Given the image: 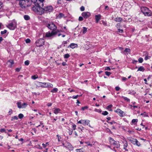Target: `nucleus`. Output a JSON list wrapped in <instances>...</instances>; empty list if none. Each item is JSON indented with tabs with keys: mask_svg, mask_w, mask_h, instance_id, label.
I'll return each mask as SVG.
<instances>
[{
	"mask_svg": "<svg viewBox=\"0 0 152 152\" xmlns=\"http://www.w3.org/2000/svg\"><path fill=\"white\" fill-rule=\"evenodd\" d=\"M32 9L34 12L37 13L40 15L43 14V11H42V8L40 7L39 4L38 3H36L34 4V5L32 7Z\"/></svg>",
	"mask_w": 152,
	"mask_h": 152,
	"instance_id": "1",
	"label": "nucleus"
},
{
	"mask_svg": "<svg viewBox=\"0 0 152 152\" xmlns=\"http://www.w3.org/2000/svg\"><path fill=\"white\" fill-rule=\"evenodd\" d=\"M29 1L30 0H22L20 1L19 4L22 8L28 7L30 6L28 4Z\"/></svg>",
	"mask_w": 152,
	"mask_h": 152,
	"instance_id": "2",
	"label": "nucleus"
},
{
	"mask_svg": "<svg viewBox=\"0 0 152 152\" xmlns=\"http://www.w3.org/2000/svg\"><path fill=\"white\" fill-rule=\"evenodd\" d=\"M42 9V11H43V14L48 13L52 12L53 10V8L51 6H47L44 7Z\"/></svg>",
	"mask_w": 152,
	"mask_h": 152,
	"instance_id": "3",
	"label": "nucleus"
},
{
	"mask_svg": "<svg viewBox=\"0 0 152 152\" xmlns=\"http://www.w3.org/2000/svg\"><path fill=\"white\" fill-rule=\"evenodd\" d=\"M47 27L50 29L52 31H55L57 29V26L52 22L46 24Z\"/></svg>",
	"mask_w": 152,
	"mask_h": 152,
	"instance_id": "4",
	"label": "nucleus"
},
{
	"mask_svg": "<svg viewBox=\"0 0 152 152\" xmlns=\"http://www.w3.org/2000/svg\"><path fill=\"white\" fill-rule=\"evenodd\" d=\"M109 141L112 144L115 145V147L116 148H118L120 147L119 142L114 140V139L111 137H109Z\"/></svg>",
	"mask_w": 152,
	"mask_h": 152,
	"instance_id": "5",
	"label": "nucleus"
},
{
	"mask_svg": "<svg viewBox=\"0 0 152 152\" xmlns=\"http://www.w3.org/2000/svg\"><path fill=\"white\" fill-rule=\"evenodd\" d=\"M59 32L60 31L59 30H57L56 29L55 31H52L51 33L50 32L46 33L45 37H50L52 36L55 35L58 32Z\"/></svg>",
	"mask_w": 152,
	"mask_h": 152,
	"instance_id": "6",
	"label": "nucleus"
},
{
	"mask_svg": "<svg viewBox=\"0 0 152 152\" xmlns=\"http://www.w3.org/2000/svg\"><path fill=\"white\" fill-rule=\"evenodd\" d=\"M45 41L43 38L39 39L36 42V46L37 47H40L44 45Z\"/></svg>",
	"mask_w": 152,
	"mask_h": 152,
	"instance_id": "7",
	"label": "nucleus"
},
{
	"mask_svg": "<svg viewBox=\"0 0 152 152\" xmlns=\"http://www.w3.org/2000/svg\"><path fill=\"white\" fill-rule=\"evenodd\" d=\"M114 111L115 112L118 113L119 116L121 117H123L125 115L124 113L120 109H117L116 110H115Z\"/></svg>",
	"mask_w": 152,
	"mask_h": 152,
	"instance_id": "8",
	"label": "nucleus"
},
{
	"mask_svg": "<svg viewBox=\"0 0 152 152\" xmlns=\"http://www.w3.org/2000/svg\"><path fill=\"white\" fill-rule=\"evenodd\" d=\"M90 15V13L88 12H84L82 13V16L85 18L89 17Z\"/></svg>",
	"mask_w": 152,
	"mask_h": 152,
	"instance_id": "9",
	"label": "nucleus"
},
{
	"mask_svg": "<svg viewBox=\"0 0 152 152\" xmlns=\"http://www.w3.org/2000/svg\"><path fill=\"white\" fill-rule=\"evenodd\" d=\"M65 145H66L65 146H64V147L68 148L70 150H73V148L70 143L66 142L65 143Z\"/></svg>",
	"mask_w": 152,
	"mask_h": 152,
	"instance_id": "10",
	"label": "nucleus"
},
{
	"mask_svg": "<svg viewBox=\"0 0 152 152\" xmlns=\"http://www.w3.org/2000/svg\"><path fill=\"white\" fill-rule=\"evenodd\" d=\"M16 26V25L14 24L13 23H10L8 25L7 27L10 30H13Z\"/></svg>",
	"mask_w": 152,
	"mask_h": 152,
	"instance_id": "11",
	"label": "nucleus"
},
{
	"mask_svg": "<svg viewBox=\"0 0 152 152\" xmlns=\"http://www.w3.org/2000/svg\"><path fill=\"white\" fill-rule=\"evenodd\" d=\"M141 10L143 14L145 13L147 11H149V9L146 7H142L141 8Z\"/></svg>",
	"mask_w": 152,
	"mask_h": 152,
	"instance_id": "12",
	"label": "nucleus"
},
{
	"mask_svg": "<svg viewBox=\"0 0 152 152\" xmlns=\"http://www.w3.org/2000/svg\"><path fill=\"white\" fill-rule=\"evenodd\" d=\"M128 140L131 142L134 145H135L136 143L137 142V140L136 139L131 138L130 139H129Z\"/></svg>",
	"mask_w": 152,
	"mask_h": 152,
	"instance_id": "13",
	"label": "nucleus"
},
{
	"mask_svg": "<svg viewBox=\"0 0 152 152\" xmlns=\"http://www.w3.org/2000/svg\"><path fill=\"white\" fill-rule=\"evenodd\" d=\"M39 86L41 87L47 88V86H48L47 83L39 82Z\"/></svg>",
	"mask_w": 152,
	"mask_h": 152,
	"instance_id": "14",
	"label": "nucleus"
},
{
	"mask_svg": "<svg viewBox=\"0 0 152 152\" xmlns=\"http://www.w3.org/2000/svg\"><path fill=\"white\" fill-rule=\"evenodd\" d=\"M95 18L96 20V23H98L99 21L100 20L101 15H98L95 16Z\"/></svg>",
	"mask_w": 152,
	"mask_h": 152,
	"instance_id": "15",
	"label": "nucleus"
},
{
	"mask_svg": "<svg viewBox=\"0 0 152 152\" xmlns=\"http://www.w3.org/2000/svg\"><path fill=\"white\" fill-rule=\"evenodd\" d=\"M82 124L84 125H88L90 121L88 120H83Z\"/></svg>",
	"mask_w": 152,
	"mask_h": 152,
	"instance_id": "16",
	"label": "nucleus"
},
{
	"mask_svg": "<svg viewBox=\"0 0 152 152\" xmlns=\"http://www.w3.org/2000/svg\"><path fill=\"white\" fill-rule=\"evenodd\" d=\"M145 16H149L151 15L152 13L151 11L149 10V11H147L145 13H143Z\"/></svg>",
	"mask_w": 152,
	"mask_h": 152,
	"instance_id": "17",
	"label": "nucleus"
},
{
	"mask_svg": "<svg viewBox=\"0 0 152 152\" xmlns=\"http://www.w3.org/2000/svg\"><path fill=\"white\" fill-rule=\"evenodd\" d=\"M114 20L116 22H119L122 21L123 19L121 17H116L115 18Z\"/></svg>",
	"mask_w": 152,
	"mask_h": 152,
	"instance_id": "18",
	"label": "nucleus"
},
{
	"mask_svg": "<svg viewBox=\"0 0 152 152\" xmlns=\"http://www.w3.org/2000/svg\"><path fill=\"white\" fill-rule=\"evenodd\" d=\"M77 46V44L75 43H71L70 45L68 47H70L72 48H74Z\"/></svg>",
	"mask_w": 152,
	"mask_h": 152,
	"instance_id": "19",
	"label": "nucleus"
},
{
	"mask_svg": "<svg viewBox=\"0 0 152 152\" xmlns=\"http://www.w3.org/2000/svg\"><path fill=\"white\" fill-rule=\"evenodd\" d=\"M61 111V110L58 108H56L54 111V113L56 114H57Z\"/></svg>",
	"mask_w": 152,
	"mask_h": 152,
	"instance_id": "20",
	"label": "nucleus"
},
{
	"mask_svg": "<svg viewBox=\"0 0 152 152\" xmlns=\"http://www.w3.org/2000/svg\"><path fill=\"white\" fill-rule=\"evenodd\" d=\"M144 70L145 69L144 68V67L143 66H140L138 68V69L137 70V71H144Z\"/></svg>",
	"mask_w": 152,
	"mask_h": 152,
	"instance_id": "21",
	"label": "nucleus"
},
{
	"mask_svg": "<svg viewBox=\"0 0 152 152\" xmlns=\"http://www.w3.org/2000/svg\"><path fill=\"white\" fill-rule=\"evenodd\" d=\"M113 105L112 104L110 105L107 107L106 109L109 111H112V110L111 109Z\"/></svg>",
	"mask_w": 152,
	"mask_h": 152,
	"instance_id": "22",
	"label": "nucleus"
},
{
	"mask_svg": "<svg viewBox=\"0 0 152 152\" xmlns=\"http://www.w3.org/2000/svg\"><path fill=\"white\" fill-rule=\"evenodd\" d=\"M24 19L26 20H28L30 19V17L29 16L27 15H25L24 16Z\"/></svg>",
	"mask_w": 152,
	"mask_h": 152,
	"instance_id": "23",
	"label": "nucleus"
},
{
	"mask_svg": "<svg viewBox=\"0 0 152 152\" xmlns=\"http://www.w3.org/2000/svg\"><path fill=\"white\" fill-rule=\"evenodd\" d=\"M7 62L10 63V67H11L12 66V65L14 64V61L12 60H8L7 61Z\"/></svg>",
	"mask_w": 152,
	"mask_h": 152,
	"instance_id": "24",
	"label": "nucleus"
},
{
	"mask_svg": "<svg viewBox=\"0 0 152 152\" xmlns=\"http://www.w3.org/2000/svg\"><path fill=\"white\" fill-rule=\"evenodd\" d=\"M123 143H124V149H125L126 148V147H127L128 146L127 142L126 140H125V141H124V142H123Z\"/></svg>",
	"mask_w": 152,
	"mask_h": 152,
	"instance_id": "25",
	"label": "nucleus"
},
{
	"mask_svg": "<svg viewBox=\"0 0 152 152\" xmlns=\"http://www.w3.org/2000/svg\"><path fill=\"white\" fill-rule=\"evenodd\" d=\"M58 91V88H55L51 90V92L52 93H56Z\"/></svg>",
	"mask_w": 152,
	"mask_h": 152,
	"instance_id": "26",
	"label": "nucleus"
},
{
	"mask_svg": "<svg viewBox=\"0 0 152 152\" xmlns=\"http://www.w3.org/2000/svg\"><path fill=\"white\" fill-rule=\"evenodd\" d=\"M18 117L16 116H15L12 117L11 120L12 121H13V120H18Z\"/></svg>",
	"mask_w": 152,
	"mask_h": 152,
	"instance_id": "27",
	"label": "nucleus"
},
{
	"mask_svg": "<svg viewBox=\"0 0 152 152\" xmlns=\"http://www.w3.org/2000/svg\"><path fill=\"white\" fill-rule=\"evenodd\" d=\"M130 52V50L129 48H126L124 50V51L123 52H122V53H124V52H128L129 53Z\"/></svg>",
	"mask_w": 152,
	"mask_h": 152,
	"instance_id": "28",
	"label": "nucleus"
},
{
	"mask_svg": "<svg viewBox=\"0 0 152 152\" xmlns=\"http://www.w3.org/2000/svg\"><path fill=\"white\" fill-rule=\"evenodd\" d=\"M122 98H123L125 100L127 101L128 102H129L130 101V100L128 98L126 97H125L124 96H122L121 97Z\"/></svg>",
	"mask_w": 152,
	"mask_h": 152,
	"instance_id": "29",
	"label": "nucleus"
},
{
	"mask_svg": "<svg viewBox=\"0 0 152 152\" xmlns=\"http://www.w3.org/2000/svg\"><path fill=\"white\" fill-rule=\"evenodd\" d=\"M70 56L68 54H66L64 55V58H68Z\"/></svg>",
	"mask_w": 152,
	"mask_h": 152,
	"instance_id": "30",
	"label": "nucleus"
},
{
	"mask_svg": "<svg viewBox=\"0 0 152 152\" xmlns=\"http://www.w3.org/2000/svg\"><path fill=\"white\" fill-rule=\"evenodd\" d=\"M83 33L84 34L87 31V28L86 27H83Z\"/></svg>",
	"mask_w": 152,
	"mask_h": 152,
	"instance_id": "31",
	"label": "nucleus"
},
{
	"mask_svg": "<svg viewBox=\"0 0 152 152\" xmlns=\"http://www.w3.org/2000/svg\"><path fill=\"white\" fill-rule=\"evenodd\" d=\"M38 76L37 75H33L31 76L32 79H34V80H35L36 79L38 78Z\"/></svg>",
	"mask_w": 152,
	"mask_h": 152,
	"instance_id": "32",
	"label": "nucleus"
},
{
	"mask_svg": "<svg viewBox=\"0 0 152 152\" xmlns=\"http://www.w3.org/2000/svg\"><path fill=\"white\" fill-rule=\"evenodd\" d=\"M64 16V15L62 13H60L58 16V17L59 18H61Z\"/></svg>",
	"mask_w": 152,
	"mask_h": 152,
	"instance_id": "33",
	"label": "nucleus"
},
{
	"mask_svg": "<svg viewBox=\"0 0 152 152\" xmlns=\"http://www.w3.org/2000/svg\"><path fill=\"white\" fill-rule=\"evenodd\" d=\"M17 105L18 107L19 108H22V105L19 102H18L17 103Z\"/></svg>",
	"mask_w": 152,
	"mask_h": 152,
	"instance_id": "34",
	"label": "nucleus"
},
{
	"mask_svg": "<svg viewBox=\"0 0 152 152\" xmlns=\"http://www.w3.org/2000/svg\"><path fill=\"white\" fill-rule=\"evenodd\" d=\"M18 117L20 119H22L24 117L23 115L21 113L19 114Z\"/></svg>",
	"mask_w": 152,
	"mask_h": 152,
	"instance_id": "35",
	"label": "nucleus"
},
{
	"mask_svg": "<svg viewBox=\"0 0 152 152\" xmlns=\"http://www.w3.org/2000/svg\"><path fill=\"white\" fill-rule=\"evenodd\" d=\"M47 83L48 86H47V87L52 88L53 87V85L51 83Z\"/></svg>",
	"mask_w": 152,
	"mask_h": 152,
	"instance_id": "36",
	"label": "nucleus"
},
{
	"mask_svg": "<svg viewBox=\"0 0 152 152\" xmlns=\"http://www.w3.org/2000/svg\"><path fill=\"white\" fill-rule=\"evenodd\" d=\"M101 24H103L104 26H107V23L106 21H104V20H102L101 21Z\"/></svg>",
	"mask_w": 152,
	"mask_h": 152,
	"instance_id": "37",
	"label": "nucleus"
},
{
	"mask_svg": "<svg viewBox=\"0 0 152 152\" xmlns=\"http://www.w3.org/2000/svg\"><path fill=\"white\" fill-rule=\"evenodd\" d=\"M138 60L139 63H142L143 61V59L142 58L140 57L138 59Z\"/></svg>",
	"mask_w": 152,
	"mask_h": 152,
	"instance_id": "38",
	"label": "nucleus"
},
{
	"mask_svg": "<svg viewBox=\"0 0 152 152\" xmlns=\"http://www.w3.org/2000/svg\"><path fill=\"white\" fill-rule=\"evenodd\" d=\"M82 149V148H81L80 149H76V151L77 152H83Z\"/></svg>",
	"mask_w": 152,
	"mask_h": 152,
	"instance_id": "39",
	"label": "nucleus"
},
{
	"mask_svg": "<svg viewBox=\"0 0 152 152\" xmlns=\"http://www.w3.org/2000/svg\"><path fill=\"white\" fill-rule=\"evenodd\" d=\"M24 64L26 65H28L29 64V61L28 60L26 61H25Z\"/></svg>",
	"mask_w": 152,
	"mask_h": 152,
	"instance_id": "40",
	"label": "nucleus"
},
{
	"mask_svg": "<svg viewBox=\"0 0 152 152\" xmlns=\"http://www.w3.org/2000/svg\"><path fill=\"white\" fill-rule=\"evenodd\" d=\"M108 113L107 111H104L103 112L102 114L104 115H107L108 114Z\"/></svg>",
	"mask_w": 152,
	"mask_h": 152,
	"instance_id": "41",
	"label": "nucleus"
},
{
	"mask_svg": "<svg viewBox=\"0 0 152 152\" xmlns=\"http://www.w3.org/2000/svg\"><path fill=\"white\" fill-rule=\"evenodd\" d=\"M105 73L106 75L108 76H109L111 74V73L110 72L108 71L105 72Z\"/></svg>",
	"mask_w": 152,
	"mask_h": 152,
	"instance_id": "42",
	"label": "nucleus"
},
{
	"mask_svg": "<svg viewBox=\"0 0 152 152\" xmlns=\"http://www.w3.org/2000/svg\"><path fill=\"white\" fill-rule=\"evenodd\" d=\"M94 111L96 112H97L98 113H101L102 111V110L101 109H95L94 110Z\"/></svg>",
	"mask_w": 152,
	"mask_h": 152,
	"instance_id": "43",
	"label": "nucleus"
},
{
	"mask_svg": "<svg viewBox=\"0 0 152 152\" xmlns=\"http://www.w3.org/2000/svg\"><path fill=\"white\" fill-rule=\"evenodd\" d=\"M88 108V107L87 106H85L83 107H82L81 108V110H84L85 109H87Z\"/></svg>",
	"mask_w": 152,
	"mask_h": 152,
	"instance_id": "44",
	"label": "nucleus"
},
{
	"mask_svg": "<svg viewBox=\"0 0 152 152\" xmlns=\"http://www.w3.org/2000/svg\"><path fill=\"white\" fill-rule=\"evenodd\" d=\"M21 105L22 108H25L27 106V104L26 103H23Z\"/></svg>",
	"mask_w": 152,
	"mask_h": 152,
	"instance_id": "45",
	"label": "nucleus"
},
{
	"mask_svg": "<svg viewBox=\"0 0 152 152\" xmlns=\"http://www.w3.org/2000/svg\"><path fill=\"white\" fill-rule=\"evenodd\" d=\"M7 32V30H4V31L1 32V34H3L6 33Z\"/></svg>",
	"mask_w": 152,
	"mask_h": 152,
	"instance_id": "46",
	"label": "nucleus"
},
{
	"mask_svg": "<svg viewBox=\"0 0 152 152\" xmlns=\"http://www.w3.org/2000/svg\"><path fill=\"white\" fill-rule=\"evenodd\" d=\"M25 41H26V43H29L31 42L30 40L29 39H28V38L26 39L25 40Z\"/></svg>",
	"mask_w": 152,
	"mask_h": 152,
	"instance_id": "47",
	"label": "nucleus"
},
{
	"mask_svg": "<svg viewBox=\"0 0 152 152\" xmlns=\"http://www.w3.org/2000/svg\"><path fill=\"white\" fill-rule=\"evenodd\" d=\"M138 121V119H133L132 120V122L133 123L135 122H137Z\"/></svg>",
	"mask_w": 152,
	"mask_h": 152,
	"instance_id": "48",
	"label": "nucleus"
},
{
	"mask_svg": "<svg viewBox=\"0 0 152 152\" xmlns=\"http://www.w3.org/2000/svg\"><path fill=\"white\" fill-rule=\"evenodd\" d=\"M151 57L150 56H146L145 58V60H147L148 59L150 58Z\"/></svg>",
	"mask_w": 152,
	"mask_h": 152,
	"instance_id": "49",
	"label": "nucleus"
},
{
	"mask_svg": "<svg viewBox=\"0 0 152 152\" xmlns=\"http://www.w3.org/2000/svg\"><path fill=\"white\" fill-rule=\"evenodd\" d=\"M56 136L58 138V142H60L61 141L60 139H61V137L58 134Z\"/></svg>",
	"mask_w": 152,
	"mask_h": 152,
	"instance_id": "50",
	"label": "nucleus"
},
{
	"mask_svg": "<svg viewBox=\"0 0 152 152\" xmlns=\"http://www.w3.org/2000/svg\"><path fill=\"white\" fill-rule=\"evenodd\" d=\"M118 31L119 32H120V33H123V29H118Z\"/></svg>",
	"mask_w": 152,
	"mask_h": 152,
	"instance_id": "51",
	"label": "nucleus"
},
{
	"mask_svg": "<svg viewBox=\"0 0 152 152\" xmlns=\"http://www.w3.org/2000/svg\"><path fill=\"white\" fill-rule=\"evenodd\" d=\"M78 20L80 21H82L83 20V18L82 17L80 16Z\"/></svg>",
	"mask_w": 152,
	"mask_h": 152,
	"instance_id": "52",
	"label": "nucleus"
},
{
	"mask_svg": "<svg viewBox=\"0 0 152 152\" xmlns=\"http://www.w3.org/2000/svg\"><path fill=\"white\" fill-rule=\"evenodd\" d=\"M78 95H77L76 96H72V98L74 99H77L78 97Z\"/></svg>",
	"mask_w": 152,
	"mask_h": 152,
	"instance_id": "53",
	"label": "nucleus"
},
{
	"mask_svg": "<svg viewBox=\"0 0 152 152\" xmlns=\"http://www.w3.org/2000/svg\"><path fill=\"white\" fill-rule=\"evenodd\" d=\"M108 123L111 125H112L113 124H116V123L114 121H112V122H109Z\"/></svg>",
	"mask_w": 152,
	"mask_h": 152,
	"instance_id": "54",
	"label": "nucleus"
},
{
	"mask_svg": "<svg viewBox=\"0 0 152 152\" xmlns=\"http://www.w3.org/2000/svg\"><path fill=\"white\" fill-rule=\"evenodd\" d=\"M80 10L81 11H84V10H85V8H84V7L83 6H82L80 8Z\"/></svg>",
	"mask_w": 152,
	"mask_h": 152,
	"instance_id": "55",
	"label": "nucleus"
},
{
	"mask_svg": "<svg viewBox=\"0 0 152 152\" xmlns=\"http://www.w3.org/2000/svg\"><path fill=\"white\" fill-rule=\"evenodd\" d=\"M110 68L109 66H107L105 68V70H110Z\"/></svg>",
	"mask_w": 152,
	"mask_h": 152,
	"instance_id": "56",
	"label": "nucleus"
},
{
	"mask_svg": "<svg viewBox=\"0 0 152 152\" xmlns=\"http://www.w3.org/2000/svg\"><path fill=\"white\" fill-rule=\"evenodd\" d=\"M129 94H132L133 95H134V94H135L136 92L135 91H131L130 92V93H129Z\"/></svg>",
	"mask_w": 152,
	"mask_h": 152,
	"instance_id": "57",
	"label": "nucleus"
},
{
	"mask_svg": "<svg viewBox=\"0 0 152 152\" xmlns=\"http://www.w3.org/2000/svg\"><path fill=\"white\" fill-rule=\"evenodd\" d=\"M115 89L116 91H118L120 89V88L118 86H116L115 87Z\"/></svg>",
	"mask_w": 152,
	"mask_h": 152,
	"instance_id": "58",
	"label": "nucleus"
},
{
	"mask_svg": "<svg viewBox=\"0 0 152 152\" xmlns=\"http://www.w3.org/2000/svg\"><path fill=\"white\" fill-rule=\"evenodd\" d=\"M127 78L125 77H123L122 78V80L123 81H126V80H127Z\"/></svg>",
	"mask_w": 152,
	"mask_h": 152,
	"instance_id": "59",
	"label": "nucleus"
},
{
	"mask_svg": "<svg viewBox=\"0 0 152 152\" xmlns=\"http://www.w3.org/2000/svg\"><path fill=\"white\" fill-rule=\"evenodd\" d=\"M135 145H137L139 146L141 144L140 143L137 141V142L136 143Z\"/></svg>",
	"mask_w": 152,
	"mask_h": 152,
	"instance_id": "60",
	"label": "nucleus"
},
{
	"mask_svg": "<svg viewBox=\"0 0 152 152\" xmlns=\"http://www.w3.org/2000/svg\"><path fill=\"white\" fill-rule=\"evenodd\" d=\"M120 23H118V24H117V25H116V28H120Z\"/></svg>",
	"mask_w": 152,
	"mask_h": 152,
	"instance_id": "61",
	"label": "nucleus"
},
{
	"mask_svg": "<svg viewBox=\"0 0 152 152\" xmlns=\"http://www.w3.org/2000/svg\"><path fill=\"white\" fill-rule=\"evenodd\" d=\"M86 143L88 144V146H90L91 147H92V144H90L89 143H88V142H85Z\"/></svg>",
	"mask_w": 152,
	"mask_h": 152,
	"instance_id": "62",
	"label": "nucleus"
},
{
	"mask_svg": "<svg viewBox=\"0 0 152 152\" xmlns=\"http://www.w3.org/2000/svg\"><path fill=\"white\" fill-rule=\"evenodd\" d=\"M20 69H21V68H17L15 70H16V71H17V72H19L20 71Z\"/></svg>",
	"mask_w": 152,
	"mask_h": 152,
	"instance_id": "63",
	"label": "nucleus"
},
{
	"mask_svg": "<svg viewBox=\"0 0 152 152\" xmlns=\"http://www.w3.org/2000/svg\"><path fill=\"white\" fill-rule=\"evenodd\" d=\"M5 131V130L4 129H0V132H4Z\"/></svg>",
	"mask_w": 152,
	"mask_h": 152,
	"instance_id": "64",
	"label": "nucleus"
}]
</instances>
